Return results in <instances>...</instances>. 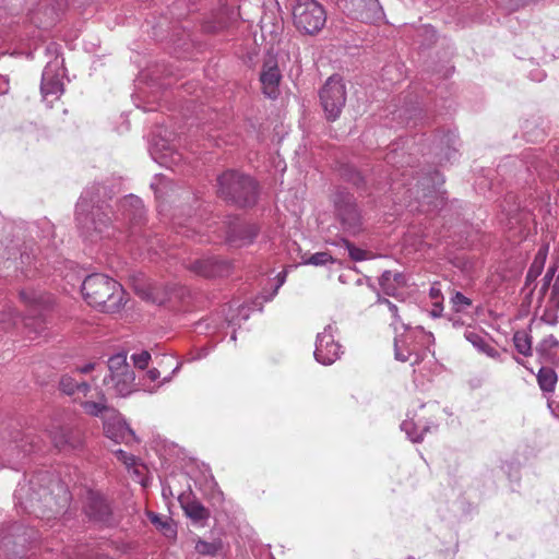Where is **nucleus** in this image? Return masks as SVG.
<instances>
[{
	"instance_id": "nucleus-1",
	"label": "nucleus",
	"mask_w": 559,
	"mask_h": 559,
	"mask_svg": "<svg viewBox=\"0 0 559 559\" xmlns=\"http://www.w3.org/2000/svg\"><path fill=\"white\" fill-rule=\"evenodd\" d=\"M103 187L94 186L87 188L81 194L76 204L75 219L81 234L92 241L97 236L109 237L111 217L108 205L100 202L99 195Z\"/></svg>"
},
{
	"instance_id": "nucleus-2",
	"label": "nucleus",
	"mask_w": 559,
	"mask_h": 559,
	"mask_svg": "<svg viewBox=\"0 0 559 559\" xmlns=\"http://www.w3.org/2000/svg\"><path fill=\"white\" fill-rule=\"evenodd\" d=\"M82 294L85 301L93 308L114 313L124 305L122 286L104 274H91L82 283Z\"/></svg>"
},
{
	"instance_id": "nucleus-3",
	"label": "nucleus",
	"mask_w": 559,
	"mask_h": 559,
	"mask_svg": "<svg viewBox=\"0 0 559 559\" xmlns=\"http://www.w3.org/2000/svg\"><path fill=\"white\" fill-rule=\"evenodd\" d=\"M219 195L239 206H251L257 201L258 188L254 180L246 175L228 170L217 179Z\"/></svg>"
},
{
	"instance_id": "nucleus-4",
	"label": "nucleus",
	"mask_w": 559,
	"mask_h": 559,
	"mask_svg": "<svg viewBox=\"0 0 559 559\" xmlns=\"http://www.w3.org/2000/svg\"><path fill=\"white\" fill-rule=\"evenodd\" d=\"M400 328L403 329V333L399 334V331L395 332V359L403 362L409 361L411 365L419 364L425 356L423 350L424 343L430 341L432 335L427 334L419 328H407L404 323H401Z\"/></svg>"
},
{
	"instance_id": "nucleus-5",
	"label": "nucleus",
	"mask_w": 559,
	"mask_h": 559,
	"mask_svg": "<svg viewBox=\"0 0 559 559\" xmlns=\"http://www.w3.org/2000/svg\"><path fill=\"white\" fill-rule=\"evenodd\" d=\"M335 218L340 230L346 236H357L364 230V219L355 198L340 191L334 199Z\"/></svg>"
},
{
	"instance_id": "nucleus-6",
	"label": "nucleus",
	"mask_w": 559,
	"mask_h": 559,
	"mask_svg": "<svg viewBox=\"0 0 559 559\" xmlns=\"http://www.w3.org/2000/svg\"><path fill=\"white\" fill-rule=\"evenodd\" d=\"M109 376L105 377L104 384L118 396H128L134 391L135 374L127 362L123 353L111 356L108 360Z\"/></svg>"
},
{
	"instance_id": "nucleus-7",
	"label": "nucleus",
	"mask_w": 559,
	"mask_h": 559,
	"mask_svg": "<svg viewBox=\"0 0 559 559\" xmlns=\"http://www.w3.org/2000/svg\"><path fill=\"white\" fill-rule=\"evenodd\" d=\"M295 26L306 34H316L326 22L324 8L316 0H297L293 8Z\"/></svg>"
},
{
	"instance_id": "nucleus-8",
	"label": "nucleus",
	"mask_w": 559,
	"mask_h": 559,
	"mask_svg": "<svg viewBox=\"0 0 559 559\" xmlns=\"http://www.w3.org/2000/svg\"><path fill=\"white\" fill-rule=\"evenodd\" d=\"M320 100L329 120H336L346 103V90L340 76H331L320 91Z\"/></svg>"
},
{
	"instance_id": "nucleus-9",
	"label": "nucleus",
	"mask_w": 559,
	"mask_h": 559,
	"mask_svg": "<svg viewBox=\"0 0 559 559\" xmlns=\"http://www.w3.org/2000/svg\"><path fill=\"white\" fill-rule=\"evenodd\" d=\"M338 329L335 322L329 323L316 338L313 352L316 360L324 366H330L341 358L342 345L335 340Z\"/></svg>"
},
{
	"instance_id": "nucleus-10",
	"label": "nucleus",
	"mask_w": 559,
	"mask_h": 559,
	"mask_svg": "<svg viewBox=\"0 0 559 559\" xmlns=\"http://www.w3.org/2000/svg\"><path fill=\"white\" fill-rule=\"evenodd\" d=\"M63 78V59L56 57L46 64L41 75L40 92L47 104L51 105L62 95Z\"/></svg>"
},
{
	"instance_id": "nucleus-11",
	"label": "nucleus",
	"mask_w": 559,
	"mask_h": 559,
	"mask_svg": "<svg viewBox=\"0 0 559 559\" xmlns=\"http://www.w3.org/2000/svg\"><path fill=\"white\" fill-rule=\"evenodd\" d=\"M222 224L227 242L236 248L249 246L258 236V227L253 224L243 223L239 219L229 222H212L206 225L207 230L217 231L216 225Z\"/></svg>"
},
{
	"instance_id": "nucleus-12",
	"label": "nucleus",
	"mask_w": 559,
	"mask_h": 559,
	"mask_svg": "<svg viewBox=\"0 0 559 559\" xmlns=\"http://www.w3.org/2000/svg\"><path fill=\"white\" fill-rule=\"evenodd\" d=\"M36 449L37 444L32 435L16 432L13 439L1 451L5 464L16 469L20 463Z\"/></svg>"
},
{
	"instance_id": "nucleus-13",
	"label": "nucleus",
	"mask_w": 559,
	"mask_h": 559,
	"mask_svg": "<svg viewBox=\"0 0 559 559\" xmlns=\"http://www.w3.org/2000/svg\"><path fill=\"white\" fill-rule=\"evenodd\" d=\"M104 431L106 437L116 443L129 444L138 441L134 431L117 412H112V415L104 420Z\"/></svg>"
},
{
	"instance_id": "nucleus-14",
	"label": "nucleus",
	"mask_w": 559,
	"mask_h": 559,
	"mask_svg": "<svg viewBox=\"0 0 559 559\" xmlns=\"http://www.w3.org/2000/svg\"><path fill=\"white\" fill-rule=\"evenodd\" d=\"M281 80L282 73L278 69L276 59L274 57H269L264 60L260 73L263 94L272 99L277 98L280 94Z\"/></svg>"
},
{
	"instance_id": "nucleus-15",
	"label": "nucleus",
	"mask_w": 559,
	"mask_h": 559,
	"mask_svg": "<svg viewBox=\"0 0 559 559\" xmlns=\"http://www.w3.org/2000/svg\"><path fill=\"white\" fill-rule=\"evenodd\" d=\"M230 263L216 257H206L193 261L189 270L204 277L225 276L230 272Z\"/></svg>"
},
{
	"instance_id": "nucleus-16",
	"label": "nucleus",
	"mask_w": 559,
	"mask_h": 559,
	"mask_svg": "<svg viewBox=\"0 0 559 559\" xmlns=\"http://www.w3.org/2000/svg\"><path fill=\"white\" fill-rule=\"evenodd\" d=\"M401 429L412 442H420L427 432L437 429V424L432 420L423 423L421 419L415 420L412 417L402 421Z\"/></svg>"
},
{
	"instance_id": "nucleus-17",
	"label": "nucleus",
	"mask_w": 559,
	"mask_h": 559,
	"mask_svg": "<svg viewBox=\"0 0 559 559\" xmlns=\"http://www.w3.org/2000/svg\"><path fill=\"white\" fill-rule=\"evenodd\" d=\"M122 215L126 219H128L132 225L140 224L145 216L144 206L142 200L136 195L130 194L120 203Z\"/></svg>"
},
{
	"instance_id": "nucleus-18",
	"label": "nucleus",
	"mask_w": 559,
	"mask_h": 559,
	"mask_svg": "<svg viewBox=\"0 0 559 559\" xmlns=\"http://www.w3.org/2000/svg\"><path fill=\"white\" fill-rule=\"evenodd\" d=\"M486 336V334L472 329H466L464 332V338L469 342L475 349L492 359H498L500 357L499 352L491 345Z\"/></svg>"
},
{
	"instance_id": "nucleus-19",
	"label": "nucleus",
	"mask_w": 559,
	"mask_h": 559,
	"mask_svg": "<svg viewBox=\"0 0 559 559\" xmlns=\"http://www.w3.org/2000/svg\"><path fill=\"white\" fill-rule=\"evenodd\" d=\"M86 514L95 521H106L110 510L105 499L98 493L90 492L88 502L85 506Z\"/></svg>"
},
{
	"instance_id": "nucleus-20",
	"label": "nucleus",
	"mask_w": 559,
	"mask_h": 559,
	"mask_svg": "<svg viewBox=\"0 0 559 559\" xmlns=\"http://www.w3.org/2000/svg\"><path fill=\"white\" fill-rule=\"evenodd\" d=\"M82 408L84 412L94 417H102L107 418L108 416L112 415V412H116L115 409L110 408L107 404V399L104 393L98 392L96 400H85L81 403Z\"/></svg>"
},
{
	"instance_id": "nucleus-21",
	"label": "nucleus",
	"mask_w": 559,
	"mask_h": 559,
	"mask_svg": "<svg viewBox=\"0 0 559 559\" xmlns=\"http://www.w3.org/2000/svg\"><path fill=\"white\" fill-rule=\"evenodd\" d=\"M181 367V364L178 362L176 365V367L174 368V370L171 371L170 376H167V377H164L163 380L158 383H156V381L159 379L160 377V372L158 369L156 368H152L150 370H147L144 376L141 378V384L143 386V390L146 391V392H150V393H154L156 392V390L163 385L164 383H168L171 381L173 379V376L175 373H177L179 371Z\"/></svg>"
},
{
	"instance_id": "nucleus-22",
	"label": "nucleus",
	"mask_w": 559,
	"mask_h": 559,
	"mask_svg": "<svg viewBox=\"0 0 559 559\" xmlns=\"http://www.w3.org/2000/svg\"><path fill=\"white\" fill-rule=\"evenodd\" d=\"M20 298L22 302L34 312L46 309L50 302L49 296L29 288L21 290Z\"/></svg>"
},
{
	"instance_id": "nucleus-23",
	"label": "nucleus",
	"mask_w": 559,
	"mask_h": 559,
	"mask_svg": "<svg viewBox=\"0 0 559 559\" xmlns=\"http://www.w3.org/2000/svg\"><path fill=\"white\" fill-rule=\"evenodd\" d=\"M47 432L56 448L63 450L67 447H74L71 440V430L59 423H52Z\"/></svg>"
},
{
	"instance_id": "nucleus-24",
	"label": "nucleus",
	"mask_w": 559,
	"mask_h": 559,
	"mask_svg": "<svg viewBox=\"0 0 559 559\" xmlns=\"http://www.w3.org/2000/svg\"><path fill=\"white\" fill-rule=\"evenodd\" d=\"M20 321L23 322L26 328H33L34 325V330L38 332L39 322L35 318L27 317L21 319L11 308L3 310L0 316V326L3 330H8L9 328L16 325Z\"/></svg>"
},
{
	"instance_id": "nucleus-25",
	"label": "nucleus",
	"mask_w": 559,
	"mask_h": 559,
	"mask_svg": "<svg viewBox=\"0 0 559 559\" xmlns=\"http://www.w3.org/2000/svg\"><path fill=\"white\" fill-rule=\"evenodd\" d=\"M59 388L63 393H66L68 395H73L74 393L79 392V393H83L84 396H87V393L91 390V386L88 383H86L84 381L79 382L74 378H72L71 376H68V374L61 377L60 382H59Z\"/></svg>"
},
{
	"instance_id": "nucleus-26",
	"label": "nucleus",
	"mask_w": 559,
	"mask_h": 559,
	"mask_svg": "<svg viewBox=\"0 0 559 559\" xmlns=\"http://www.w3.org/2000/svg\"><path fill=\"white\" fill-rule=\"evenodd\" d=\"M193 542L194 550L200 556L215 557L223 549V543L221 539H213L211 542H207L198 537L193 539Z\"/></svg>"
},
{
	"instance_id": "nucleus-27",
	"label": "nucleus",
	"mask_w": 559,
	"mask_h": 559,
	"mask_svg": "<svg viewBox=\"0 0 559 559\" xmlns=\"http://www.w3.org/2000/svg\"><path fill=\"white\" fill-rule=\"evenodd\" d=\"M537 382L542 391L554 392L557 383V373L548 367H542L537 373Z\"/></svg>"
},
{
	"instance_id": "nucleus-28",
	"label": "nucleus",
	"mask_w": 559,
	"mask_h": 559,
	"mask_svg": "<svg viewBox=\"0 0 559 559\" xmlns=\"http://www.w3.org/2000/svg\"><path fill=\"white\" fill-rule=\"evenodd\" d=\"M116 457L121 461L129 471H132L134 475L140 477L142 475V466L138 464L136 457L134 455L128 454L126 451L118 449L115 452ZM139 481L145 486L144 479L139 478Z\"/></svg>"
},
{
	"instance_id": "nucleus-29",
	"label": "nucleus",
	"mask_w": 559,
	"mask_h": 559,
	"mask_svg": "<svg viewBox=\"0 0 559 559\" xmlns=\"http://www.w3.org/2000/svg\"><path fill=\"white\" fill-rule=\"evenodd\" d=\"M513 344L520 354L524 356L532 355V337L527 332L516 331L513 335Z\"/></svg>"
},
{
	"instance_id": "nucleus-30",
	"label": "nucleus",
	"mask_w": 559,
	"mask_h": 559,
	"mask_svg": "<svg viewBox=\"0 0 559 559\" xmlns=\"http://www.w3.org/2000/svg\"><path fill=\"white\" fill-rule=\"evenodd\" d=\"M183 510L186 515L195 522L205 520L209 516V511L198 501L186 503Z\"/></svg>"
},
{
	"instance_id": "nucleus-31",
	"label": "nucleus",
	"mask_w": 559,
	"mask_h": 559,
	"mask_svg": "<svg viewBox=\"0 0 559 559\" xmlns=\"http://www.w3.org/2000/svg\"><path fill=\"white\" fill-rule=\"evenodd\" d=\"M333 243L336 246L343 245L347 249L350 259L354 261H364L368 259V252L366 250L355 247L344 237H341L338 241H335Z\"/></svg>"
},
{
	"instance_id": "nucleus-32",
	"label": "nucleus",
	"mask_w": 559,
	"mask_h": 559,
	"mask_svg": "<svg viewBox=\"0 0 559 559\" xmlns=\"http://www.w3.org/2000/svg\"><path fill=\"white\" fill-rule=\"evenodd\" d=\"M391 280H394V282H396L397 284H402L404 281V277L401 273H393L391 271H385L380 277V285L386 295L394 294L393 289L389 286V282Z\"/></svg>"
},
{
	"instance_id": "nucleus-33",
	"label": "nucleus",
	"mask_w": 559,
	"mask_h": 559,
	"mask_svg": "<svg viewBox=\"0 0 559 559\" xmlns=\"http://www.w3.org/2000/svg\"><path fill=\"white\" fill-rule=\"evenodd\" d=\"M451 305L455 312H466V310L472 306V300L462 293L456 292L451 297Z\"/></svg>"
},
{
	"instance_id": "nucleus-34",
	"label": "nucleus",
	"mask_w": 559,
	"mask_h": 559,
	"mask_svg": "<svg viewBox=\"0 0 559 559\" xmlns=\"http://www.w3.org/2000/svg\"><path fill=\"white\" fill-rule=\"evenodd\" d=\"M545 259H546V253L543 250H539L538 253L536 254L535 260L533 261L528 272H527L528 280L535 278L540 274V272L544 267Z\"/></svg>"
},
{
	"instance_id": "nucleus-35",
	"label": "nucleus",
	"mask_w": 559,
	"mask_h": 559,
	"mask_svg": "<svg viewBox=\"0 0 559 559\" xmlns=\"http://www.w3.org/2000/svg\"><path fill=\"white\" fill-rule=\"evenodd\" d=\"M286 276H287V271H282L280 272L277 275H276V284L274 286V288L272 289V292H266V290H263L261 293V298L264 300V301H271L275 296L276 294L278 293V289L284 285L285 281H286Z\"/></svg>"
},
{
	"instance_id": "nucleus-36",
	"label": "nucleus",
	"mask_w": 559,
	"mask_h": 559,
	"mask_svg": "<svg viewBox=\"0 0 559 559\" xmlns=\"http://www.w3.org/2000/svg\"><path fill=\"white\" fill-rule=\"evenodd\" d=\"M212 323H213V329H215V330L219 329L221 325H224L225 323H227L228 325L237 324L235 317L227 314V316H225L224 320H222L221 318L218 320L211 318V319L205 320L204 322H199L198 329H202L203 325H205L206 328H211Z\"/></svg>"
},
{
	"instance_id": "nucleus-37",
	"label": "nucleus",
	"mask_w": 559,
	"mask_h": 559,
	"mask_svg": "<svg viewBox=\"0 0 559 559\" xmlns=\"http://www.w3.org/2000/svg\"><path fill=\"white\" fill-rule=\"evenodd\" d=\"M330 262H333V258L328 252H316L304 261L305 264H311L316 266L325 265L326 263Z\"/></svg>"
},
{
	"instance_id": "nucleus-38",
	"label": "nucleus",
	"mask_w": 559,
	"mask_h": 559,
	"mask_svg": "<svg viewBox=\"0 0 559 559\" xmlns=\"http://www.w3.org/2000/svg\"><path fill=\"white\" fill-rule=\"evenodd\" d=\"M131 359L136 368L144 369L151 360V354L146 350H142L141 353L133 354Z\"/></svg>"
},
{
	"instance_id": "nucleus-39",
	"label": "nucleus",
	"mask_w": 559,
	"mask_h": 559,
	"mask_svg": "<svg viewBox=\"0 0 559 559\" xmlns=\"http://www.w3.org/2000/svg\"><path fill=\"white\" fill-rule=\"evenodd\" d=\"M378 302L379 304H385L388 306L390 312L392 313V316L395 319L394 322L392 323L393 326H394V331L397 332L400 330V326H399V323H400L399 322V313H397L399 309H397V307L394 304H392L390 300H388L385 298H381V297L378 298Z\"/></svg>"
},
{
	"instance_id": "nucleus-40",
	"label": "nucleus",
	"mask_w": 559,
	"mask_h": 559,
	"mask_svg": "<svg viewBox=\"0 0 559 559\" xmlns=\"http://www.w3.org/2000/svg\"><path fill=\"white\" fill-rule=\"evenodd\" d=\"M56 486H57V489L62 492V497H61V501L59 502V506H60V508H64L68 504L69 499H70L69 492L64 489V487L61 484L57 483Z\"/></svg>"
},
{
	"instance_id": "nucleus-41",
	"label": "nucleus",
	"mask_w": 559,
	"mask_h": 559,
	"mask_svg": "<svg viewBox=\"0 0 559 559\" xmlns=\"http://www.w3.org/2000/svg\"><path fill=\"white\" fill-rule=\"evenodd\" d=\"M429 296L435 302L442 298L441 289L437 285H432L429 289Z\"/></svg>"
},
{
	"instance_id": "nucleus-42",
	"label": "nucleus",
	"mask_w": 559,
	"mask_h": 559,
	"mask_svg": "<svg viewBox=\"0 0 559 559\" xmlns=\"http://www.w3.org/2000/svg\"><path fill=\"white\" fill-rule=\"evenodd\" d=\"M9 88V78L5 75H0V95L7 94Z\"/></svg>"
},
{
	"instance_id": "nucleus-43",
	"label": "nucleus",
	"mask_w": 559,
	"mask_h": 559,
	"mask_svg": "<svg viewBox=\"0 0 559 559\" xmlns=\"http://www.w3.org/2000/svg\"><path fill=\"white\" fill-rule=\"evenodd\" d=\"M95 369V364L94 362H88V364H85L84 366L82 367H79L76 370L81 373H88L91 371H93Z\"/></svg>"
},
{
	"instance_id": "nucleus-44",
	"label": "nucleus",
	"mask_w": 559,
	"mask_h": 559,
	"mask_svg": "<svg viewBox=\"0 0 559 559\" xmlns=\"http://www.w3.org/2000/svg\"><path fill=\"white\" fill-rule=\"evenodd\" d=\"M399 155L400 154L396 151H392V152L388 153L386 156H385L386 163L390 164V165H395L396 157Z\"/></svg>"
},
{
	"instance_id": "nucleus-45",
	"label": "nucleus",
	"mask_w": 559,
	"mask_h": 559,
	"mask_svg": "<svg viewBox=\"0 0 559 559\" xmlns=\"http://www.w3.org/2000/svg\"><path fill=\"white\" fill-rule=\"evenodd\" d=\"M441 312H442L441 301L435 302L433 304V309L431 310V316L437 318V317L441 316Z\"/></svg>"
},
{
	"instance_id": "nucleus-46",
	"label": "nucleus",
	"mask_w": 559,
	"mask_h": 559,
	"mask_svg": "<svg viewBox=\"0 0 559 559\" xmlns=\"http://www.w3.org/2000/svg\"><path fill=\"white\" fill-rule=\"evenodd\" d=\"M148 519L151 520L152 523L156 524V525H162V526H165L166 523H163L160 518L156 514V513H148Z\"/></svg>"
},
{
	"instance_id": "nucleus-47",
	"label": "nucleus",
	"mask_w": 559,
	"mask_h": 559,
	"mask_svg": "<svg viewBox=\"0 0 559 559\" xmlns=\"http://www.w3.org/2000/svg\"><path fill=\"white\" fill-rule=\"evenodd\" d=\"M151 154H152L153 158L155 160H157L159 164L166 165L165 158L168 156L167 153H164L160 157L155 156V153L153 151L151 152Z\"/></svg>"
},
{
	"instance_id": "nucleus-48",
	"label": "nucleus",
	"mask_w": 559,
	"mask_h": 559,
	"mask_svg": "<svg viewBox=\"0 0 559 559\" xmlns=\"http://www.w3.org/2000/svg\"><path fill=\"white\" fill-rule=\"evenodd\" d=\"M28 262H29V254L21 253V255H20V263L21 264H26Z\"/></svg>"
},
{
	"instance_id": "nucleus-49",
	"label": "nucleus",
	"mask_w": 559,
	"mask_h": 559,
	"mask_svg": "<svg viewBox=\"0 0 559 559\" xmlns=\"http://www.w3.org/2000/svg\"><path fill=\"white\" fill-rule=\"evenodd\" d=\"M171 162L177 163L181 159V155L178 152L170 153Z\"/></svg>"
},
{
	"instance_id": "nucleus-50",
	"label": "nucleus",
	"mask_w": 559,
	"mask_h": 559,
	"mask_svg": "<svg viewBox=\"0 0 559 559\" xmlns=\"http://www.w3.org/2000/svg\"><path fill=\"white\" fill-rule=\"evenodd\" d=\"M370 4H371V7H373L376 9V15H377V17H379L382 14V11L379 8L378 2L377 1H372Z\"/></svg>"
},
{
	"instance_id": "nucleus-51",
	"label": "nucleus",
	"mask_w": 559,
	"mask_h": 559,
	"mask_svg": "<svg viewBox=\"0 0 559 559\" xmlns=\"http://www.w3.org/2000/svg\"><path fill=\"white\" fill-rule=\"evenodd\" d=\"M15 253H9V255L5 259V263H9L8 265V269L11 266V265H14L15 266V261L12 260V255H14Z\"/></svg>"
},
{
	"instance_id": "nucleus-52",
	"label": "nucleus",
	"mask_w": 559,
	"mask_h": 559,
	"mask_svg": "<svg viewBox=\"0 0 559 559\" xmlns=\"http://www.w3.org/2000/svg\"><path fill=\"white\" fill-rule=\"evenodd\" d=\"M41 498H44L46 503H49V501L51 500L50 492L45 491L44 495L39 496V499H41Z\"/></svg>"
},
{
	"instance_id": "nucleus-53",
	"label": "nucleus",
	"mask_w": 559,
	"mask_h": 559,
	"mask_svg": "<svg viewBox=\"0 0 559 559\" xmlns=\"http://www.w3.org/2000/svg\"><path fill=\"white\" fill-rule=\"evenodd\" d=\"M391 176H392V178H391L392 186L397 185V179L395 178V177H396V175L391 174Z\"/></svg>"
},
{
	"instance_id": "nucleus-54",
	"label": "nucleus",
	"mask_w": 559,
	"mask_h": 559,
	"mask_svg": "<svg viewBox=\"0 0 559 559\" xmlns=\"http://www.w3.org/2000/svg\"><path fill=\"white\" fill-rule=\"evenodd\" d=\"M39 476L31 480V486L34 487L38 481Z\"/></svg>"
},
{
	"instance_id": "nucleus-55",
	"label": "nucleus",
	"mask_w": 559,
	"mask_h": 559,
	"mask_svg": "<svg viewBox=\"0 0 559 559\" xmlns=\"http://www.w3.org/2000/svg\"><path fill=\"white\" fill-rule=\"evenodd\" d=\"M515 360H516V362H518V364H520V365H522V366H525V365H524V361H523L522 359L515 358Z\"/></svg>"
},
{
	"instance_id": "nucleus-56",
	"label": "nucleus",
	"mask_w": 559,
	"mask_h": 559,
	"mask_svg": "<svg viewBox=\"0 0 559 559\" xmlns=\"http://www.w3.org/2000/svg\"><path fill=\"white\" fill-rule=\"evenodd\" d=\"M230 338H231V341H236V333L235 332L231 334Z\"/></svg>"
},
{
	"instance_id": "nucleus-57",
	"label": "nucleus",
	"mask_w": 559,
	"mask_h": 559,
	"mask_svg": "<svg viewBox=\"0 0 559 559\" xmlns=\"http://www.w3.org/2000/svg\"><path fill=\"white\" fill-rule=\"evenodd\" d=\"M459 321H453V326H459Z\"/></svg>"
},
{
	"instance_id": "nucleus-58",
	"label": "nucleus",
	"mask_w": 559,
	"mask_h": 559,
	"mask_svg": "<svg viewBox=\"0 0 559 559\" xmlns=\"http://www.w3.org/2000/svg\"><path fill=\"white\" fill-rule=\"evenodd\" d=\"M524 367L526 368V370H530V372H533V369H530V367H526V366H524Z\"/></svg>"
},
{
	"instance_id": "nucleus-59",
	"label": "nucleus",
	"mask_w": 559,
	"mask_h": 559,
	"mask_svg": "<svg viewBox=\"0 0 559 559\" xmlns=\"http://www.w3.org/2000/svg\"><path fill=\"white\" fill-rule=\"evenodd\" d=\"M524 367L526 368V370H530V372H533V369H530V367H526V366H524Z\"/></svg>"
},
{
	"instance_id": "nucleus-60",
	"label": "nucleus",
	"mask_w": 559,
	"mask_h": 559,
	"mask_svg": "<svg viewBox=\"0 0 559 559\" xmlns=\"http://www.w3.org/2000/svg\"><path fill=\"white\" fill-rule=\"evenodd\" d=\"M266 559H273V557L269 554V555L266 556Z\"/></svg>"
}]
</instances>
